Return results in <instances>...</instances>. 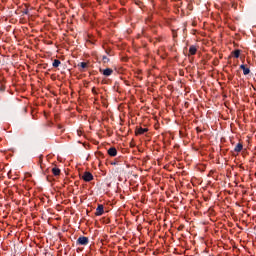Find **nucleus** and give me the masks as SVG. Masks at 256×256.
I'll list each match as a JSON object with an SVG mask.
<instances>
[{
    "instance_id": "obj_3",
    "label": "nucleus",
    "mask_w": 256,
    "mask_h": 256,
    "mask_svg": "<svg viewBox=\"0 0 256 256\" xmlns=\"http://www.w3.org/2000/svg\"><path fill=\"white\" fill-rule=\"evenodd\" d=\"M82 179L86 183H89L90 181H93V174H91V172H84V174L82 175Z\"/></svg>"
},
{
    "instance_id": "obj_13",
    "label": "nucleus",
    "mask_w": 256,
    "mask_h": 256,
    "mask_svg": "<svg viewBox=\"0 0 256 256\" xmlns=\"http://www.w3.org/2000/svg\"><path fill=\"white\" fill-rule=\"evenodd\" d=\"M78 67H81V69H87L89 67V64L87 62H81L78 64Z\"/></svg>"
},
{
    "instance_id": "obj_4",
    "label": "nucleus",
    "mask_w": 256,
    "mask_h": 256,
    "mask_svg": "<svg viewBox=\"0 0 256 256\" xmlns=\"http://www.w3.org/2000/svg\"><path fill=\"white\" fill-rule=\"evenodd\" d=\"M100 73H102V75H104V77H111V75H113V69L111 68H106V69H100Z\"/></svg>"
},
{
    "instance_id": "obj_7",
    "label": "nucleus",
    "mask_w": 256,
    "mask_h": 256,
    "mask_svg": "<svg viewBox=\"0 0 256 256\" xmlns=\"http://www.w3.org/2000/svg\"><path fill=\"white\" fill-rule=\"evenodd\" d=\"M240 69L243 71V75H249L251 73V70L245 66V64L240 65Z\"/></svg>"
},
{
    "instance_id": "obj_1",
    "label": "nucleus",
    "mask_w": 256,
    "mask_h": 256,
    "mask_svg": "<svg viewBox=\"0 0 256 256\" xmlns=\"http://www.w3.org/2000/svg\"><path fill=\"white\" fill-rule=\"evenodd\" d=\"M77 245H89V238L85 236H80L77 241Z\"/></svg>"
},
{
    "instance_id": "obj_8",
    "label": "nucleus",
    "mask_w": 256,
    "mask_h": 256,
    "mask_svg": "<svg viewBox=\"0 0 256 256\" xmlns=\"http://www.w3.org/2000/svg\"><path fill=\"white\" fill-rule=\"evenodd\" d=\"M52 174L54 175V177H59V175H61V169L57 168V166L53 167Z\"/></svg>"
},
{
    "instance_id": "obj_10",
    "label": "nucleus",
    "mask_w": 256,
    "mask_h": 256,
    "mask_svg": "<svg viewBox=\"0 0 256 256\" xmlns=\"http://www.w3.org/2000/svg\"><path fill=\"white\" fill-rule=\"evenodd\" d=\"M189 55H197V46L192 45L189 47Z\"/></svg>"
},
{
    "instance_id": "obj_5",
    "label": "nucleus",
    "mask_w": 256,
    "mask_h": 256,
    "mask_svg": "<svg viewBox=\"0 0 256 256\" xmlns=\"http://www.w3.org/2000/svg\"><path fill=\"white\" fill-rule=\"evenodd\" d=\"M149 131V128H136L135 130V135L139 136V135H145V133H147Z\"/></svg>"
},
{
    "instance_id": "obj_12",
    "label": "nucleus",
    "mask_w": 256,
    "mask_h": 256,
    "mask_svg": "<svg viewBox=\"0 0 256 256\" xmlns=\"http://www.w3.org/2000/svg\"><path fill=\"white\" fill-rule=\"evenodd\" d=\"M59 65H61V60L59 59H55L52 63V67H55V68L59 67Z\"/></svg>"
},
{
    "instance_id": "obj_9",
    "label": "nucleus",
    "mask_w": 256,
    "mask_h": 256,
    "mask_svg": "<svg viewBox=\"0 0 256 256\" xmlns=\"http://www.w3.org/2000/svg\"><path fill=\"white\" fill-rule=\"evenodd\" d=\"M235 153H241L243 151V143L239 142L235 148H234Z\"/></svg>"
},
{
    "instance_id": "obj_6",
    "label": "nucleus",
    "mask_w": 256,
    "mask_h": 256,
    "mask_svg": "<svg viewBox=\"0 0 256 256\" xmlns=\"http://www.w3.org/2000/svg\"><path fill=\"white\" fill-rule=\"evenodd\" d=\"M108 155L110 157H117V148L111 147L110 149H108Z\"/></svg>"
},
{
    "instance_id": "obj_2",
    "label": "nucleus",
    "mask_w": 256,
    "mask_h": 256,
    "mask_svg": "<svg viewBox=\"0 0 256 256\" xmlns=\"http://www.w3.org/2000/svg\"><path fill=\"white\" fill-rule=\"evenodd\" d=\"M103 213H105V207L103 206V204H99L96 208L95 216L101 217V215H103Z\"/></svg>"
},
{
    "instance_id": "obj_11",
    "label": "nucleus",
    "mask_w": 256,
    "mask_h": 256,
    "mask_svg": "<svg viewBox=\"0 0 256 256\" xmlns=\"http://www.w3.org/2000/svg\"><path fill=\"white\" fill-rule=\"evenodd\" d=\"M231 55H233V57H234L235 59H239V57H240V55H241V50L236 49V50L232 51Z\"/></svg>"
}]
</instances>
